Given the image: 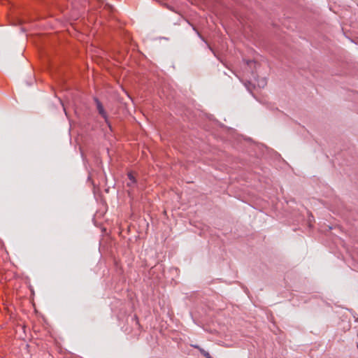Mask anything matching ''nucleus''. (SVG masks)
Returning a JSON list of instances; mask_svg holds the SVG:
<instances>
[{
    "mask_svg": "<svg viewBox=\"0 0 358 358\" xmlns=\"http://www.w3.org/2000/svg\"><path fill=\"white\" fill-rule=\"evenodd\" d=\"M94 101H95V103H96V109L99 112V113L106 120H107V114L103 108V105L101 104V103L97 99H94Z\"/></svg>",
    "mask_w": 358,
    "mask_h": 358,
    "instance_id": "obj_1",
    "label": "nucleus"
},
{
    "mask_svg": "<svg viewBox=\"0 0 358 358\" xmlns=\"http://www.w3.org/2000/svg\"><path fill=\"white\" fill-rule=\"evenodd\" d=\"M128 178H129V182H127V185H128V186H131V185H132L133 184H134V183H135V182H136V181H135V179H134V176L132 175V173H129L128 174Z\"/></svg>",
    "mask_w": 358,
    "mask_h": 358,
    "instance_id": "obj_2",
    "label": "nucleus"
},
{
    "mask_svg": "<svg viewBox=\"0 0 358 358\" xmlns=\"http://www.w3.org/2000/svg\"><path fill=\"white\" fill-rule=\"evenodd\" d=\"M192 346L196 349H198L203 355H204V354L206 352V350H204L203 348H200L199 345H192Z\"/></svg>",
    "mask_w": 358,
    "mask_h": 358,
    "instance_id": "obj_3",
    "label": "nucleus"
},
{
    "mask_svg": "<svg viewBox=\"0 0 358 358\" xmlns=\"http://www.w3.org/2000/svg\"><path fill=\"white\" fill-rule=\"evenodd\" d=\"M206 358H211L212 357L210 355V354L206 352L204 355H203Z\"/></svg>",
    "mask_w": 358,
    "mask_h": 358,
    "instance_id": "obj_4",
    "label": "nucleus"
},
{
    "mask_svg": "<svg viewBox=\"0 0 358 358\" xmlns=\"http://www.w3.org/2000/svg\"><path fill=\"white\" fill-rule=\"evenodd\" d=\"M266 85V81L264 80H262V85L264 87Z\"/></svg>",
    "mask_w": 358,
    "mask_h": 358,
    "instance_id": "obj_5",
    "label": "nucleus"
},
{
    "mask_svg": "<svg viewBox=\"0 0 358 358\" xmlns=\"http://www.w3.org/2000/svg\"><path fill=\"white\" fill-rule=\"evenodd\" d=\"M211 358H213V357H211Z\"/></svg>",
    "mask_w": 358,
    "mask_h": 358,
    "instance_id": "obj_6",
    "label": "nucleus"
}]
</instances>
